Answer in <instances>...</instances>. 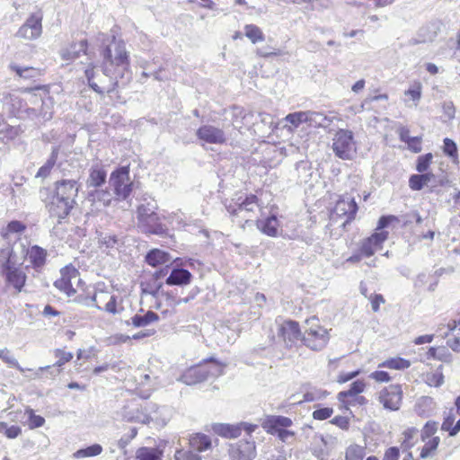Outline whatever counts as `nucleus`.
I'll use <instances>...</instances> for the list:
<instances>
[{
  "mask_svg": "<svg viewBox=\"0 0 460 460\" xmlns=\"http://www.w3.org/2000/svg\"><path fill=\"white\" fill-rule=\"evenodd\" d=\"M102 58L101 69L91 66L84 71L89 87L101 95L110 94L125 87L132 78L124 42H115L113 49L111 46L106 47Z\"/></svg>",
  "mask_w": 460,
  "mask_h": 460,
  "instance_id": "obj_1",
  "label": "nucleus"
},
{
  "mask_svg": "<svg viewBox=\"0 0 460 460\" xmlns=\"http://www.w3.org/2000/svg\"><path fill=\"white\" fill-rule=\"evenodd\" d=\"M141 204L137 208V228L145 234L165 235L167 234V227L161 221L160 216L157 214L158 205L152 198L144 197Z\"/></svg>",
  "mask_w": 460,
  "mask_h": 460,
  "instance_id": "obj_2",
  "label": "nucleus"
},
{
  "mask_svg": "<svg viewBox=\"0 0 460 460\" xmlns=\"http://www.w3.org/2000/svg\"><path fill=\"white\" fill-rule=\"evenodd\" d=\"M259 199L253 194L240 196L235 201L226 206V210L242 228L245 225L252 222V217L256 216L259 209Z\"/></svg>",
  "mask_w": 460,
  "mask_h": 460,
  "instance_id": "obj_3",
  "label": "nucleus"
},
{
  "mask_svg": "<svg viewBox=\"0 0 460 460\" xmlns=\"http://www.w3.org/2000/svg\"><path fill=\"white\" fill-rule=\"evenodd\" d=\"M224 367L225 365L211 358L202 364L187 369L181 376L180 380L188 385H196L207 380L208 377H217L222 375Z\"/></svg>",
  "mask_w": 460,
  "mask_h": 460,
  "instance_id": "obj_4",
  "label": "nucleus"
},
{
  "mask_svg": "<svg viewBox=\"0 0 460 460\" xmlns=\"http://www.w3.org/2000/svg\"><path fill=\"white\" fill-rule=\"evenodd\" d=\"M306 328L302 337L304 345L312 350H322L329 342L330 335L326 328L319 323L317 317H312L305 321Z\"/></svg>",
  "mask_w": 460,
  "mask_h": 460,
  "instance_id": "obj_5",
  "label": "nucleus"
},
{
  "mask_svg": "<svg viewBox=\"0 0 460 460\" xmlns=\"http://www.w3.org/2000/svg\"><path fill=\"white\" fill-rule=\"evenodd\" d=\"M109 183L113 190L117 200H126L133 190V181L129 176V167L122 166L113 171L109 179Z\"/></svg>",
  "mask_w": 460,
  "mask_h": 460,
  "instance_id": "obj_6",
  "label": "nucleus"
},
{
  "mask_svg": "<svg viewBox=\"0 0 460 460\" xmlns=\"http://www.w3.org/2000/svg\"><path fill=\"white\" fill-rule=\"evenodd\" d=\"M332 147L337 157L351 160L357 152L353 132L349 129H339L333 136Z\"/></svg>",
  "mask_w": 460,
  "mask_h": 460,
  "instance_id": "obj_7",
  "label": "nucleus"
},
{
  "mask_svg": "<svg viewBox=\"0 0 460 460\" xmlns=\"http://www.w3.org/2000/svg\"><path fill=\"white\" fill-rule=\"evenodd\" d=\"M1 269L6 283L13 286L17 293H20L25 285L27 277L22 269L12 262V252H9L8 258L2 264Z\"/></svg>",
  "mask_w": 460,
  "mask_h": 460,
  "instance_id": "obj_8",
  "label": "nucleus"
},
{
  "mask_svg": "<svg viewBox=\"0 0 460 460\" xmlns=\"http://www.w3.org/2000/svg\"><path fill=\"white\" fill-rule=\"evenodd\" d=\"M256 455V445L253 439H240L228 446L230 460H253Z\"/></svg>",
  "mask_w": 460,
  "mask_h": 460,
  "instance_id": "obj_9",
  "label": "nucleus"
},
{
  "mask_svg": "<svg viewBox=\"0 0 460 460\" xmlns=\"http://www.w3.org/2000/svg\"><path fill=\"white\" fill-rule=\"evenodd\" d=\"M42 17L36 13L31 14L26 22L19 28L15 33V37L33 40L38 39L42 32L41 26Z\"/></svg>",
  "mask_w": 460,
  "mask_h": 460,
  "instance_id": "obj_10",
  "label": "nucleus"
},
{
  "mask_svg": "<svg viewBox=\"0 0 460 460\" xmlns=\"http://www.w3.org/2000/svg\"><path fill=\"white\" fill-rule=\"evenodd\" d=\"M402 397V390L399 385H391L384 388L379 394V402L384 408L390 411H397L400 408Z\"/></svg>",
  "mask_w": 460,
  "mask_h": 460,
  "instance_id": "obj_11",
  "label": "nucleus"
},
{
  "mask_svg": "<svg viewBox=\"0 0 460 460\" xmlns=\"http://www.w3.org/2000/svg\"><path fill=\"white\" fill-rule=\"evenodd\" d=\"M60 279L54 282V286L68 296L75 295L76 291L73 288L72 280L78 279V270L72 266H66L60 270Z\"/></svg>",
  "mask_w": 460,
  "mask_h": 460,
  "instance_id": "obj_12",
  "label": "nucleus"
},
{
  "mask_svg": "<svg viewBox=\"0 0 460 460\" xmlns=\"http://www.w3.org/2000/svg\"><path fill=\"white\" fill-rule=\"evenodd\" d=\"M55 195L53 197L65 199L68 203H75L79 186L75 180H61L56 182Z\"/></svg>",
  "mask_w": 460,
  "mask_h": 460,
  "instance_id": "obj_13",
  "label": "nucleus"
},
{
  "mask_svg": "<svg viewBox=\"0 0 460 460\" xmlns=\"http://www.w3.org/2000/svg\"><path fill=\"white\" fill-rule=\"evenodd\" d=\"M196 135L198 138L208 144L222 145L226 141L225 132L212 125H204L200 127Z\"/></svg>",
  "mask_w": 460,
  "mask_h": 460,
  "instance_id": "obj_14",
  "label": "nucleus"
},
{
  "mask_svg": "<svg viewBox=\"0 0 460 460\" xmlns=\"http://www.w3.org/2000/svg\"><path fill=\"white\" fill-rule=\"evenodd\" d=\"M388 232L381 231L374 233L371 236L365 239L360 246V252L365 257H370L382 248L383 243L387 239Z\"/></svg>",
  "mask_w": 460,
  "mask_h": 460,
  "instance_id": "obj_15",
  "label": "nucleus"
},
{
  "mask_svg": "<svg viewBox=\"0 0 460 460\" xmlns=\"http://www.w3.org/2000/svg\"><path fill=\"white\" fill-rule=\"evenodd\" d=\"M279 335L282 337L287 347L294 346L301 338V332L296 322L289 320L281 324Z\"/></svg>",
  "mask_w": 460,
  "mask_h": 460,
  "instance_id": "obj_16",
  "label": "nucleus"
},
{
  "mask_svg": "<svg viewBox=\"0 0 460 460\" xmlns=\"http://www.w3.org/2000/svg\"><path fill=\"white\" fill-rule=\"evenodd\" d=\"M358 211V205L354 198L343 196L337 202L334 207V213L338 217H346V223L350 222L355 218Z\"/></svg>",
  "mask_w": 460,
  "mask_h": 460,
  "instance_id": "obj_17",
  "label": "nucleus"
},
{
  "mask_svg": "<svg viewBox=\"0 0 460 460\" xmlns=\"http://www.w3.org/2000/svg\"><path fill=\"white\" fill-rule=\"evenodd\" d=\"M74 205L75 204L70 202L68 203V201L65 199L53 197L52 200L48 205V209L50 217L61 220L69 215L71 209L74 208Z\"/></svg>",
  "mask_w": 460,
  "mask_h": 460,
  "instance_id": "obj_18",
  "label": "nucleus"
},
{
  "mask_svg": "<svg viewBox=\"0 0 460 460\" xmlns=\"http://www.w3.org/2000/svg\"><path fill=\"white\" fill-rule=\"evenodd\" d=\"M87 47L88 42L86 40L73 42L60 50V57L65 61H74L79 58L81 53L86 54Z\"/></svg>",
  "mask_w": 460,
  "mask_h": 460,
  "instance_id": "obj_19",
  "label": "nucleus"
},
{
  "mask_svg": "<svg viewBox=\"0 0 460 460\" xmlns=\"http://www.w3.org/2000/svg\"><path fill=\"white\" fill-rule=\"evenodd\" d=\"M40 102V109L27 108L26 112L31 118H39L41 121L45 122L52 119L53 111L51 108V100L49 98L47 101L37 99Z\"/></svg>",
  "mask_w": 460,
  "mask_h": 460,
  "instance_id": "obj_20",
  "label": "nucleus"
},
{
  "mask_svg": "<svg viewBox=\"0 0 460 460\" xmlns=\"http://www.w3.org/2000/svg\"><path fill=\"white\" fill-rule=\"evenodd\" d=\"M191 273L182 268H174L166 279L165 283L169 286H184L190 284Z\"/></svg>",
  "mask_w": 460,
  "mask_h": 460,
  "instance_id": "obj_21",
  "label": "nucleus"
},
{
  "mask_svg": "<svg viewBox=\"0 0 460 460\" xmlns=\"http://www.w3.org/2000/svg\"><path fill=\"white\" fill-rule=\"evenodd\" d=\"M107 172L100 164H93L90 169L89 177L86 181L87 188L97 189L106 181Z\"/></svg>",
  "mask_w": 460,
  "mask_h": 460,
  "instance_id": "obj_22",
  "label": "nucleus"
},
{
  "mask_svg": "<svg viewBox=\"0 0 460 460\" xmlns=\"http://www.w3.org/2000/svg\"><path fill=\"white\" fill-rule=\"evenodd\" d=\"M256 226L263 234L275 237L278 234L279 224L276 216L272 215L268 217L266 219H257Z\"/></svg>",
  "mask_w": 460,
  "mask_h": 460,
  "instance_id": "obj_23",
  "label": "nucleus"
},
{
  "mask_svg": "<svg viewBox=\"0 0 460 460\" xmlns=\"http://www.w3.org/2000/svg\"><path fill=\"white\" fill-rule=\"evenodd\" d=\"M171 417V410L168 407L162 406L159 411H156L153 415H144L143 417L136 416V420L147 424L151 421H154L157 424L165 425Z\"/></svg>",
  "mask_w": 460,
  "mask_h": 460,
  "instance_id": "obj_24",
  "label": "nucleus"
},
{
  "mask_svg": "<svg viewBox=\"0 0 460 460\" xmlns=\"http://www.w3.org/2000/svg\"><path fill=\"white\" fill-rule=\"evenodd\" d=\"M290 418L285 416H269L264 422V428L267 429L269 433L275 432L278 429L288 428L292 425Z\"/></svg>",
  "mask_w": 460,
  "mask_h": 460,
  "instance_id": "obj_25",
  "label": "nucleus"
},
{
  "mask_svg": "<svg viewBox=\"0 0 460 460\" xmlns=\"http://www.w3.org/2000/svg\"><path fill=\"white\" fill-rule=\"evenodd\" d=\"M159 316L153 311H147L145 314H136L129 321L126 322L127 325L132 324L136 328L146 327L152 323L157 322Z\"/></svg>",
  "mask_w": 460,
  "mask_h": 460,
  "instance_id": "obj_26",
  "label": "nucleus"
},
{
  "mask_svg": "<svg viewBox=\"0 0 460 460\" xmlns=\"http://www.w3.org/2000/svg\"><path fill=\"white\" fill-rule=\"evenodd\" d=\"M213 430L216 434L221 437L235 438L241 435V425L217 423L213 426Z\"/></svg>",
  "mask_w": 460,
  "mask_h": 460,
  "instance_id": "obj_27",
  "label": "nucleus"
},
{
  "mask_svg": "<svg viewBox=\"0 0 460 460\" xmlns=\"http://www.w3.org/2000/svg\"><path fill=\"white\" fill-rule=\"evenodd\" d=\"M27 256L33 268L38 269L45 264L47 252L38 245H33L28 250Z\"/></svg>",
  "mask_w": 460,
  "mask_h": 460,
  "instance_id": "obj_28",
  "label": "nucleus"
},
{
  "mask_svg": "<svg viewBox=\"0 0 460 460\" xmlns=\"http://www.w3.org/2000/svg\"><path fill=\"white\" fill-rule=\"evenodd\" d=\"M9 68L20 78L29 80L41 75V70L33 66H22L14 63L9 65Z\"/></svg>",
  "mask_w": 460,
  "mask_h": 460,
  "instance_id": "obj_29",
  "label": "nucleus"
},
{
  "mask_svg": "<svg viewBox=\"0 0 460 460\" xmlns=\"http://www.w3.org/2000/svg\"><path fill=\"white\" fill-rule=\"evenodd\" d=\"M305 115L307 117L305 123L313 128H325L331 122V119L322 112L306 111Z\"/></svg>",
  "mask_w": 460,
  "mask_h": 460,
  "instance_id": "obj_30",
  "label": "nucleus"
},
{
  "mask_svg": "<svg viewBox=\"0 0 460 460\" xmlns=\"http://www.w3.org/2000/svg\"><path fill=\"white\" fill-rule=\"evenodd\" d=\"M100 296H102L103 299H106L107 297L109 298V300L106 303L104 308L101 307L96 303L97 297H98V294H95L93 296H92V298H91L92 304H87V305H93L96 308H98L99 310L104 309L107 313H110V314H116L119 313V310L117 308V297L115 296H113V295L110 296L109 294L104 293V292H101Z\"/></svg>",
  "mask_w": 460,
  "mask_h": 460,
  "instance_id": "obj_31",
  "label": "nucleus"
},
{
  "mask_svg": "<svg viewBox=\"0 0 460 460\" xmlns=\"http://www.w3.org/2000/svg\"><path fill=\"white\" fill-rule=\"evenodd\" d=\"M87 199L92 204L99 202L107 207L111 202L112 194L108 190L93 189L88 191Z\"/></svg>",
  "mask_w": 460,
  "mask_h": 460,
  "instance_id": "obj_32",
  "label": "nucleus"
},
{
  "mask_svg": "<svg viewBox=\"0 0 460 460\" xmlns=\"http://www.w3.org/2000/svg\"><path fill=\"white\" fill-rule=\"evenodd\" d=\"M163 450L159 447H143L137 450V460H162Z\"/></svg>",
  "mask_w": 460,
  "mask_h": 460,
  "instance_id": "obj_33",
  "label": "nucleus"
},
{
  "mask_svg": "<svg viewBox=\"0 0 460 460\" xmlns=\"http://www.w3.org/2000/svg\"><path fill=\"white\" fill-rule=\"evenodd\" d=\"M146 261L149 265L155 267L158 264L169 262L171 261V257L164 251L154 249L146 254Z\"/></svg>",
  "mask_w": 460,
  "mask_h": 460,
  "instance_id": "obj_34",
  "label": "nucleus"
},
{
  "mask_svg": "<svg viewBox=\"0 0 460 460\" xmlns=\"http://www.w3.org/2000/svg\"><path fill=\"white\" fill-rule=\"evenodd\" d=\"M190 446L192 450L203 452L211 447V440L204 434H196L190 438Z\"/></svg>",
  "mask_w": 460,
  "mask_h": 460,
  "instance_id": "obj_35",
  "label": "nucleus"
},
{
  "mask_svg": "<svg viewBox=\"0 0 460 460\" xmlns=\"http://www.w3.org/2000/svg\"><path fill=\"white\" fill-rule=\"evenodd\" d=\"M306 118L305 111L289 113L284 118V120L290 125H284L283 127L289 132H293L295 128H298L302 123H305Z\"/></svg>",
  "mask_w": 460,
  "mask_h": 460,
  "instance_id": "obj_36",
  "label": "nucleus"
},
{
  "mask_svg": "<svg viewBox=\"0 0 460 460\" xmlns=\"http://www.w3.org/2000/svg\"><path fill=\"white\" fill-rule=\"evenodd\" d=\"M430 179L427 181V188L429 192L438 194L440 192V187H443L448 183V180L444 175H435L433 173H426Z\"/></svg>",
  "mask_w": 460,
  "mask_h": 460,
  "instance_id": "obj_37",
  "label": "nucleus"
},
{
  "mask_svg": "<svg viewBox=\"0 0 460 460\" xmlns=\"http://www.w3.org/2000/svg\"><path fill=\"white\" fill-rule=\"evenodd\" d=\"M244 35L251 40L252 44L261 42L265 40L263 31L255 24H246L243 27Z\"/></svg>",
  "mask_w": 460,
  "mask_h": 460,
  "instance_id": "obj_38",
  "label": "nucleus"
},
{
  "mask_svg": "<svg viewBox=\"0 0 460 460\" xmlns=\"http://www.w3.org/2000/svg\"><path fill=\"white\" fill-rule=\"evenodd\" d=\"M365 383L362 380H356L350 385V387L347 391H342L338 394L339 401L345 402V398L349 396H354L362 393L365 389Z\"/></svg>",
  "mask_w": 460,
  "mask_h": 460,
  "instance_id": "obj_39",
  "label": "nucleus"
},
{
  "mask_svg": "<svg viewBox=\"0 0 460 460\" xmlns=\"http://www.w3.org/2000/svg\"><path fill=\"white\" fill-rule=\"evenodd\" d=\"M411 366V362L402 358H393L380 363L378 367H386L396 370H403Z\"/></svg>",
  "mask_w": 460,
  "mask_h": 460,
  "instance_id": "obj_40",
  "label": "nucleus"
},
{
  "mask_svg": "<svg viewBox=\"0 0 460 460\" xmlns=\"http://www.w3.org/2000/svg\"><path fill=\"white\" fill-rule=\"evenodd\" d=\"M58 159V150L54 149L49 157V159L46 161V163L39 169L36 177L37 178H47L51 170L53 169L54 165L56 164Z\"/></svg>",
  "mask_w": 460,
  "mask_h": 460,
  "instance_id": "obj_41",
  "label": "nucleus"
},
{
  "mask_svg": "<svg viewBox=\"0 0 460 460\" xmlns=\"http://www.w3.org/2000/svg\"><path fill=\"white\" fill-rule=\"evenodd\" d=\"M440 438L439 437H433L425 442V445L421 448L420 457L421 458H429L432 457L435 455V452L439 445Z\"/></svg>",
  "mask_w": 460,
  "mask_h": 460,
  "instance_id": "obj_42",
  "label": "nucleus"
},
{
  "mask_svg": "<svg viewBox=\"0 0 460 460\" xmlns=\"http://www.w3.org/2000/svg\"><path fill=\"white\" fill-rule=\"evenodd\" d=\"M429 179L430 177L426 175V173L413 174L410 177L409 186L413 190H420L424 187H427V181Z\"/></svg>",
  "mask_w": 460,
  "mask_h": 460,
  "instance_id": "obj_43",
  "label": "nucleus"
},
{
  "mask_svg": "<svg viewBox=\"0 0 460 460\" xmlns=\"http://www.w3.org/2000/svg\"><path fill=\"white\" fill-rule=\"evenodd\" d=\"M365 455V448L363 447L351 445L346 450L345 460H362Z\"/></svg>",
  "mask_w": 460,
  "mask_h": 460,
  "instance_id": "obj_44",
  "label": "nucleus"
},
{
  "mask_svg": "<svg viewBox=\"0 0 460 460\" xmlns=\"http://www.w3.org/2000/svg\"><path fill=\"white\" fill-rule=\"evenodd\" d=\"M25 414L28 415V427L31 429L40 428L45 424V419L42 416L36 415L34 411L31 408L25 410Z\"/></svg>",
  "mask_w": 460,
  "mask_h": 460,
  "instance_id": "obj_45",
  "label": "nucleus"
},
{
  "mask_svg": "<svg viewBox=\"0 0 460 460\" xmlns=\"http://www.w3.org/2000/svg\"><path fill=\"white\" fill-rule=\"evenodd\" d=\"M0 358L5 362L9 367L18 369L20 372H23L24 369L20 366L19 362L13 356L8 349H0Z\"/></svg>",
  "mask_w": 460,
  "mask_h": 460,
  "instance_id": "obj_46",
  "label": "nucleus"
},
{
  "mask_svg": "<svg viewBox=\"0 0 460 460\" xmlns=\"http://www.w3.org/2000/svg\"><path fill=\"white\" fill-rule=\"evenodd\" d=\"M102 447L99 444H93L86 448L77 450L74 456L75 457H88V456H95L102 453Z\"/></svg>",
  "mask_w": 460,
  "mask_h": 460,
  "instance_id": "obj_47",
  "label": "nucleus"
},
{
  "mask_svg": "<svg viewBox=\"0 0 460 460\" xmlns=\"http://www.w3.org/2000/svg\"><path fill=\"white\" fill-rule=\"evenodd\" d=\"M22 432V429L19 426L13 425L8 426L6 422L0 421V433L4 434L8 438H15Z\"/></svg>",
  "mask_w": 460,
  "mask_h": 460,
  "instance_id": "obj_48",
  "label": "nucleus"
},
{
  "mask_svg": "<svg viewBox=\"0 0 460 460\" xmlns=\"http://www.w3.org/2000/svg\"><path fill=\"white\" fill-rule=\"evenodd\" d=\"M55 358H58L57 362L53 365V367H62L66 363L69 362L73 358V353L65 351L61 349H56L54 351Z\"/></svg>",
  "mask_w": 460,
  "mask_h": 460,
  "instance_id": "obj_49",
  "label": "nucleus"
},
{
  "mask_svg": "<svg viewBox=\"0 0 460 460\" xmlns=\"http://www.w3.org/2000/svg\"><path fill=\"white\" fill-rule=\"evenodd\" d=\"M432 158L433 156L431 153L419 156L417 160L416 170L421 173L425 172L429 169Z\"/></svg>",
  "mask_w": 460,
  "mask_h": 460,
  "instance_id": "obj_50",
  "label": "nucleus"
},
{
  "mask_svg": "<svg viewBox=\"0 0 460 460\" xmlns=\"http://www.w3.org/2000/svg\"><path fill=\"white\" fill-rule=\"evenodd\" d=\"M174 458L175 460H201L199 454L194 453L192 450L185 449L176 450Z\"/></svg>",
  "mask_w": 460,
  "mask_h": 460,
  "instance_id": "obj_51",
  "label": "nucleus"
},
{
  "mask_svg": "<svg viewBox=\"0 0 460 460\" xmlns=\"http://www.w3.org/2000/svg\"><path fill=\"white\" fill-rule=\"evenodd\" d=\"M444 153L454 160L457 159V146L456 144L450 138L444 139Z\"/></svg>",
  "mask_w": 460,
  "mask_h": 460,
  "instance_id": "obj_52",
  "label": "nucleus"
},
{
  "mask_svg": "<svg viewBox=\"0 0 460 460\" xmlns=\"http://www.w3.org/2000/svg\"><path fill=\"white\" fill-rule=\"evenodd\" d=\"M438 429V423L435 421H428L421 430V439L425 441L432 437Z\"/></svg>",
  "mask_w": 460,
  "mask_h": 460,
  "instance_id": "obj_53",
  "label": "nucleus"
},
{
  "mask_svg": "<svg viewBox=\"0 0 460 460\" xmlns=\"http://www.w3.org/2000/svg\"><path fill=\"white\" fill-rule=\"evenodd\" d=\"M405 95L411 97L413 102H419L421 97V84L415 83L411 87L404 92Z\"/></svg>",
  "mask_w": 460,
  "mask_h": 460,
  "instance_id": "obj_54",
  "label": "nucleus"
},
{
  "mask_svg": "<svg viewBox=\"0 0 460 460\" xmlns=\"http://www.w3.org/2000/svg\"><path fill=\"white\" fill-rule=\"evenodd\" d=\"M444 382V376L442 373L436 372L427 376V384L430 386L438 387Z\"/></svg>",
  "mask_w": 460,
  "mask_h": 460,
  "instance_id": "obj_55",
  "label": "nucleus"
},
{
  "mask_svg": "<svg viewBox=\"0 0 460 460\" xmlns=\"http://www.w3.org/2000/svg\"><path fill=\"white\" fill-rule=\"evenodd\" d=\"M99 243L107 248H113L118 243L117 236L114 234H100Z\"/></svg>",
  "mask_w": 460,
  "mask_h": 460,
  "instance_id": "obj_56",
  "label": "nucleus"
},
{
  "mask_svg": "<svg viewBox=\"0 0 460 460\" xmlns=\"http://www.w3.org/2000/svg\"><path fill=\"white\" fill-rule=\"evenodd\" d=\"M333 413L332 408L325 407L314 411L313 417L315 420H324L330 418Z\"/></svg>",
  "mask_w": 460,
  "mask_h": 460,
  "instance_id": "obj_57",
  "label": "nucleus"
},
{
  "mask_svg": "<svg viewBox=\"0 0 460 460\" xmlns=\"http://www.w3.org/2000/svg\"><path fill=\"white\" fill-rule=\"evenodd\" d=\"M160 406H158L156 403L151 402H146L144 405L141 406L142 409V414L140 417H143L144 415H153L156 411H159Z\"/></svg>",
  "mask_w": 460,
  "mask_h": 460,
  "instance_id": "obj_58",
  "label": "nucleus"
},
{
  "mask_svg": "<svg viewBox=\"0 0 460 460\" xmlns=\"http://www.w3.org/2000/svg\"><path fill=\"white\" fill-rule=\"evenodd\" d=\"M26 229V226L23 223L18 220H13L8 223L6 226V230L9 233H22Z\"/></svg>",
  "mask_w": 460,
  "mask_h": 460,
  "instance_id": "obj_59",
  "label": "nucleus"
},
{
  "mask_svg": "<svg viewBox=\"0 0 460 460\" xmlns=\"http://www.w3.org/2000/svg\"><path fill=\"white\" fill-rule=\"evenodd\" d=\"M392 222H400V219L395 216H383L378 220L377 230L387 227Z\"/></svg>",
  "mask_w": 460,
  "mask_h": 460,
  "instance_id": "obj_60",
  "label": "nucleus"
},
{
  "mask_svg": "<svg viewBox=\"0 0 460 460\" xmlns=\"http://www.w3.org/2000/svg\"><path fill=\"white\" fill-rule=\"evenodd\" d=\"M368 299L371 303V307L374 312H378L381 304L385 303V298L380 294L370 295Z\"/></svg>",
  "mask_w": 460,
  "mask_h": 460,
  "instance_id": "obj_61",
  "label": "nucleus"
},
{
  "mask_svg": "<svg viewBox=\"0 0 460 460\" xmlns=\"http://www.w3.org/2000/svg\"><path fill=\"white\" fill-rule=\"evenodd\" d=\"M442 110L447 119H453L455 118L456 108L452 102H445L442 105Z\"/></svg>",
  "mask_w": 460,
  "mask_h": 460,
  "instance_id": "obj_62",
  "label": "nucleus"
},
{
  "mask_svg": "<svg viewBox=\"0 0 460 460\" xmlns=\"http://www.w3.org/2000/svg\"><path fill=\"white\" fill-rule=\"evenodd\" d=\"M406 144L408 145L409 149L415 153L421 151V137H411Z\"/></svg>",
  "mask_w": 460,
  "mask_h": 460,
  "instance_id": "obj_63",
  "label": "nucleus"
},
{
  "mask_svg": "<svg viewBox=\"0 0 460 460\" xmlns=\"http://www.w3.org/2000/svg\"><path fill=\"white\" fill-rule=\"evenodd\" d=\"M399 456V448L396 447H391L385 451L382 460H398Z\"/></svg>",
  "mask_w": 460,
  "mask_h": 460,
  "instance_id": "obj_64",
  "label": "nucleus"
}]
</instances>
